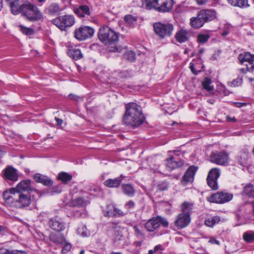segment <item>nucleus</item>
<instances>
[{
	"label": "nucleus",
	"instance_id": "nucleus-1",
	"mask_svg": "<svg viewBox=\"0 0 254 254\" xmlns=\"http://www.w3.org/2000/svg\"><path fill=\"white\" fill-rule=\"evenodd\" d=\"M35 190L31 186V181L23 180L15 188L3 192V197L5 204L17 208L27 207L30 205L31 201L30 192Z\"/></svg>",
	"mask_w": 254,
	"mask_h": 254
},
{
	"label": "nucleus",
	"instance_id": "nucleus-2",
	"mask_svg": "<svg viewBox=\"0 0 254 254\" xmlns=\"http://www.w3.org/2000/svg\"><path fill=\"white\" fill-rule=\"evenodd\" d=\"M125 108L126 112L123 117L125 125L135 128L143 123L145 117L140 106L130 102L126 104Z\"/></svg>",
	"mask_w": 254,
	"mask_h": 254
},
{
	"label": "nucleus",
	"instance_id": "nucleus-3",
	"mask_svg": "<svg viewBox=\"0 0 254 254\" xmlns=\"http://www.w3.org/2000/svg\"><path fill=\"white\" fill-rule=\"evenodd\" d=\"M18 14L21 13L27 20L30 21H37L42 18V14L38 8L30 2L20 5Z\"/></svg>",
	"mask_w": 254,
	"mask_h": 254
},
{
	"label": "nucleus",
	"instance_id": "nucleus-4",
	"mask_svg": "<svg viewBox=\"0 0 254 254\" xmlns=\"http://www.w3.org/2000/svg\"><path fill=\"white\" fill-rule=\"evenodd\" d=\"M98 36L100 41L105 45L115 44L119 40L118 33L107 26L100 28Z\"/></svg>",
	"mask_w": 254,
	"mask_h": 254
},
{
	"label": "nucleus",
	"instance_id": "nucleus-5",
	"mask_svg": "<svg viewBox=\"0 0 254 254\" xmlns=\"http://www.w3.org/2000/svg\"><path fill=\"white\" fill-rule=\"evenodd\" d=\"M154 30L161 39L170 37L174 31V26L168 22H157L153 24Z\"/></svg>",
	"mask_w": 254,
	"mask_h": 254
},
{
	"label": "nucleus",
	"instance_id": "nucleus-6",
	"mask_svg": "<svg viewBox=\"0 0 254 254\" xmlns=\"http://www.w3.org/2000/svg\"><path fill=\"white\" fill-rule=\"evenodd\" d=\"M161 225L167 227L169 222L166 218L157 216L148 220L145 224V228L148 232H152L159 228Z\"/></svg>",
	"mask_w": 254,
	"mask_h": 254
},
{
	"label": "nucleus",
	"instance_id": "nucleus-7",
	"mask_svg": "<svg viewBox=\"0 0 254 254\" xmlns=\"http://www.w3.org/2000/svg\"><path fill=\"white\" fill-rule=\"evenodd\" d=\"M75 22L74 17L71 15L59 16L52 20V23L61 30L72 26Z\"/></svg>",
	"mask_w": 254,
	"mask_h": 254
},
{
	"label": "nucleus",
	"instance_id": "nucleus-8",
	"mask_svg": "<svg viewBox=\"0 0 254 254\" xmlns=\"http://www.w3.org/2000/svg\"><path fill=\"white\" fill-rule=\"evenodd\" d=\"M74 37L78 41H84L91 38L94 34V30L91 27L83 26L75 29Z\"/></svg>",
	"mask_w": 254,
	"mask_h": 254
},
{
	"label": "nucleus",
	"instance_id": "nucleus-9",
	"mask_svg": "<svg viewBox=\"0 0 254 254\" xmlns=\"http://www.w3.org/2000/svg\"><path fill=\"white\" fill-rule=\"evenodd\" d=\"M210 161L218 165H226L229 161V155L224 151H212L209 157Z\"/></svg>",
	"mask_w": 254,
	"mask_h": 254
},
{
	"label": "nucleus",
	"instance_id": "nucleus-10",
	"mask_svg": "<svg viewBox=\"0 0 254 254\" xmlns=\"http://www.w3.org/2000/svg\"><path fill=\"white\" fill-rule=\"evenodd\" d=\"M238 60L241 64L247 67L249 72H254V55L250 53H243L238 56Z\"/></svg>",
	"mask_w": 254,
	"mask_h": 254
},
{
	"label": "nucleus",
	"instance_id": "nucleus-11",
	"mask_svg": "<svg viewBox=\"0 0 254 254\" xmlns=\"http://www.w3.org/2000/svg\"><path fill=\"white\" fill-rule=\"evenodd\" d=\"M220 175L219 169L214 168L211 169L208 174L207 183L210 188L213 190H217L218 188L217 180Z\"/></svg>",
	"mask_w": 254,
	"mask_h": 254
},
{
	"label": "nucleus",
	"instance_id": "nucleus-12",
	"mask_svg": "<svg viewBox=\"0 0 254 254\" xmlns=\"http://www.w3.org/2000/svg\"><path fill=\"white\" fill-rule=\"evenodd\" d=\"M233 198V194L224 191H218L208 198V201L211 202L217 203H224L229 201Z\"/></svg>",
	"mask_w": 254,
	"mask_h": 254
},
{
	"label": "nucleus",
	"instance_id": "nucleus-13",
	"mask_svg": "<svg viewBox=\"0 0 254 254\" xmlns=\"http://www.w3.org/2000/svg\"><path fill=\"white\" fill-rule=\"evenodd\" d=\"M48 225L52 230L58 232L63 231L66 228L65 223L61 218L57 216L49 220Z\"/></svg>",
	"mask_w": 254,
	"mask_h": 254
},
{
	"label": "nucleus",
	"instance_id": "nucleus-14",
	"mask_svg": "<svg viewBox=\"0 0 254 254\" xmlns=\"http://www.w3.org/2000/svg\"><path fill=\"white\" fill-rule=\"evenodd\" d=\"M190 216L185 213L179 214L174 222V224L178 229H183L189 225L190 222Z\"/></svg>",
	"mask_w": 254,
	"mask_h": 254
},
{
	"label": "nucleus",
	"instance_id": "nucleus-15",
	"mask_svg": "<svg viewBox=\"0 0 254 254\" xmlns=\"http://www.w3.org/2000/svg\"><path fill=\"white\" fill-rule=\"evenodd\" d=\"M184 162L183 160L177 159L174 156H170L166 159V166L169 171L181 168L184 166Z\"/></svg>",
	"mask_w": 254,
	"mask_h": 254
},
{
	"label": "nucleus",
	"instance_id": "nucleus-16",
	"mask_svg": "<svg viewBox=\"0 0 254 254\" xmlns=\"http://www.w3.org/2000/svg\"><path fill=\"white\" fill-rule=\"evenodd\" d=\"M159 3L157 11L161 12H168L172 10L174 2L173 0H160Z\"/></svg>",
	"mask_w": 254,
	"mask_h": 254
},
{
	"label": "nucleus",
	"instance_id": "nucleus-17",
	"mask_svg": "<svg viewBox=\"0 0 254 254\" xmlns=\"http://www.w3.org/2000/svg\"><path fill=\"white\" fill-rule=\"evenodd\" d=\"M205 23V21L203 19V17L197 12L196 16L192 17L190 18V25L192 28L194 29H198L202 27Z\"/></svg>",
	"mask_w": 254,
	"mask_h": 254
},
{
	"label": "nucleus",
	"instance_id": "nucleus-18",
	"mask_svg": "<svg viewBox=\"0 0 254 254\" xmlns=\"http://www.w3.org/2000/svg\"><path fill=\"white\" fill-rule=\"evenodd\" d=\"M205 23V21L203 19V17L197 12L196 16L192 17L190 18V25L192 28L194 29H198L202 27Z\"/></svg>",
	"mask_w": 254,
	"mask_h": 254
},
{
	"label": "nucleus",
	"instance_id": "nucleus-19",
	"mask_svg": "<svg viewBox=\"0 0 254 254\" xmlns=\"http://www.w3.org/2000/svg\"><path fill=\"white\" fill-rule=\"evenodd\" d=\"M197 168L192 166L190 167L186 171L183 177L182 183L186 185L188 183H191L193 180V177L197 171Z\"/></svg>",
	"mask_w": 254,
	"mask_h": 254
},
{
	"label": "nucleus",
	"instance_id": "nucleus-20",
	"mask_svg": "<svg viewBox=\"0 0 254 254\" xmlns=\"http://www.w3.org/2000/svg\"><path fill=\"white\" fill-rule=\"evenodd\" d=\"M199 12L203 17L205 23L213 21L216 18V12L214 10L204 9L199 11Z\"/></svg>",
	"mask_w": 254,
	"mask_h": 254
},
{
	"label": "nucleus",
	"instance_id": "nucleus-21",
	"mask_svg": "<svg viewBox=\"0 0 254 254\" xmlns=\"http://www.w3.org/2000/svg\"><path fill=\"white\" fill-rule=\"evenodd\" d=\"M126 178V176L121 175L120 177L115 179H108L106 180L104 184L105 186L109 188H117L120 186L122 181Z\"/></svg>",
	"mask_w": 254,
	"mask_h": 254
},
{
	"label": "nucleus",
	"instance_id": "nucleus-22",
	"mask_svg": "<svg viewBox=\"0 0 254 254\" xmlns=\"http://www.w3.org/2000/svg\"><path fill=\"white\" fill-rule=\"evenodd\" d=\"M33 179L37 182L47 187H51L53 184V181L48 176L37 173L34 175Z\"/></svg>",
	"mask_w": 254,
	"mask_h": 254
},
{
	"label": "nucleus",
	"instance_id": "nucleus-23",
	"mask_svg": "<svg viewBox=\"0 0 254 254\" xmlns=\"http://www.w3.org/2000/svg\"><path fill=\"white\" fill-rule=\"evenodd\" d=\"M190 36V33L189 31L181 29L176 33L175 38L178 42L181 43L188 41Z\"/></svg>",
	"mask_w": 254,
	"mask_h": 254
},
{
	"label": "nucleus",
	"instance_id": "nucleus-24",
	"mask_svg": "<svg viewBox=\"0 0 254 254\" xmlns=\"http://www.w3.org/2000/svg\"><path fill=\"white\" fill-rule=\"evenodd\" d=\"M4 175L5 178L12 181H17L18 178L16 170L12 167H8L5 169Z\"/></svg>",
	"mask_w": 254,
	"mask_h": 254
},
{
	"label": "nucleus",
	"instance_id": "nucleus-25",
	"mask_svg": "<svg viewBox=\"0 0 254 254\" xmlns=\"http://www.w3.org/2000/svg\"><path fill=\"white\" fill-rule=\"evenodd\" d=\"M243 196H248L254 198V186L251 183L247 184L244 187L241 192Z\"/></svg>",
	"mask_w": 254,
	"mask_h": 254
},
{
	"label": "nucleus",
	"instance_id": "nucleus-26",
	"mask_svg": "<svg viewBox=\"0 0 254 254\" xmlns=\"http://www.w3.org/2000/svg\"><path fill=\"white\" fill-rule=\"evenodd\" d=\"M74 12L79 17H84L90 15L89 8L85 5H80L78 8L74 10Z\"/></svg>",
	"mask_w": 254,
	"mask_h": 254
},
{
	"label": "nucleus",
	"instance_id": "nucleus-27",
	"mask_svg": "<svg viewBox=\"0 0 254 254\" xmlns=\"http://www.w3.org/2000/svg\"><path fill=\"white\" fill-rule=\"evenodd\" d=\"M49 240L54 243L62 244L65 241V238L62 234L51 233L49 235Z\"/></svg>",
	"mask_w": 254,
	"mask_h": 254
},
{
	"label": "nucleus",
	"instance_id": "nucleus-28",
	"mask_svg": "<svg viewBox=\"0 0 254 254\" xmlns=\"http://www.w3.org/2000/svg\"><path fill=\"white\" fill-rule=\"evenodd\" d=\"M250 154L247 151L242 152L237 157V160L239 163L242 166H245L248 164Z\"/></svg>",
	"mask_w": 254,
	"mask_h": 254
},
{
	"label": "nucleus",
	"instance_id": "nucleus-29",
	"mask_svg": "<svg viewBox=\"0 0 254 254\" xmlns=\"http://www.w3.org/2000/svg\"><path fill=\"white\" fill-rule=\"evenodd\" d=\"M221 221V218L218 216H213L205 219L204 224L209 227L212 228L215 225Z\"/></svg>",
	"mask_w": 254,
	"mask_h": 254
},
{
	"label": "nucleus",
	"instance_id": "nucleus-30",
	"mask_svg": "<svg viewBox=\"0 0 254 254\" xmlns=\"http://www.w3.org/2000/svg\"><path fill=\"white\" fill-rule=\"evenodd\" d=\"M46 11L50 15H55L60 13L61 9L58 3H53L46 8Z\"/></svg>",
	"mask_w": 254,
	"mask_h": 254
},
{
	"label": "nucleus",
	"instance_id": "nucleus-31",
	"mask_svg": "<svg viewBox=\"0 0 254 254\" xmlns=\"http://www.w3.org/2000/svg\"><path fill=\"white\" fill-rule=\"evenodd\" d=\"M193 204L188 201H185L181 206V209L182 212L181 213H185L190 216V212L193 209Z\"/></svg>",
	"mask_w": 254,
	"mask_h": 254
},
{
	"label": "nucleus",
	"instance_id": "nucleus-32",
	"mask_svg": "<svg viewBox=\"0 0 254 254\" xmlns=\"http://www.w3.org/2000/svg\"><path fill=\"white\" fill-rule=\"evenodd\" d=\"M122 190L126 195L129 197L133 196L135 194V190L130 184H123Z\"/></svg>",
	"mask_w": 254,
	"mask_h": 254
},
{
	"label": "nucleus",
	"instance_id": "nucleus-33",
	"mask_svg": "<svg viewBox=\"0 0 254 254\" xmlns=\"http://www.w3.org/2000/svg\"><path fill=\"white\" fill-rule=\"evenodd\" d=\"M10 7L12 14L16 15L18 14L20 6L18 5L19 0H6Z\"/></svg>",
	"mask_w": 254,
	"mask_h": 254
},
{
	"label": "nucleus",
	"instance_id": "nucleus-34",
	"mask_svg": "<svg viewBox=\"0 0 254 254\" xmlns=\"http://www.w3.org/2000/svg\"><path fill=\"white\" fill-rule=\"evenodd\" d=\"M68 55L73 59L77 60L83 57V55L79 49H71L67 52Z\"/></svg>",
	"mask_w": 254,
	"mask_h": 254
},
{
	"label": "nucleus",
	"instance_id": "nucleus-35",
	"mask_svg": "<svg viewBox=\"0 0 254 254\" xmlns=\"http://www.w3.org/2000/svg\"><path fill=\"white\" fill-rule=\"evenodd\" d=\"M57 178L64 184H66L72 180V176L66 172H62L58 174Z\"/></svg>",
	"mask_w": 254,
	"mask_h": 254
},
{
	"label": "nucleus",
	"instance_id": "nucleus-36",
	"mask_svg": "<svg viewBox=\"0 0 254 254\" xmlns=\"http://www.w3.org/2000/svg\"><path fill=\"white\" fill-rule=\"evenodd\" d=\"M116 207L112 204L107 205L106 210L104 211L105 216L106 217H115L116 213Z\"/></svg>",
	"mask_w": 254,
	"mask_h": 254
},
{
	"label": "nucleus",
	"instance_id": "nucleus-37",
	"mask_svg": "<svg viewBox=\"0 0 254 254\" xmlns=\"http://www.w3.org/2000/svg\"><path fill=\"white\" fill-rule=\"evenodd\" d=\"M88 202L84 200L82 197H78L73 200L71 202V205L73 207H81L86 205Z\"/></svg>",
	"mask_w": 254,
	"mask_h": 254
},
{
	"label": "nucleus",
	"instance_id": "nucleus-38",
	"mask_svg": "<svg viewBox=\"0 0 254 254\" xmlns=\"http://www.w3.org/2000/svg\"><path fill=\"white\" fill-rule=\"evenodd\" d=\"M160 0H145L146 2V7L148 9H154L157 10V6L159 4Z\"/></svg>",
	"mask_w": 254,
	"mask_h": 254
},
{
	"label": "nucleus",
	"instance_id": "nucleus-39",
	"mask_svg": "<svg viewBox=\"0 0 254 254\" xmlns=\"http://www.w3.org/2000/svg\"><path fill=\"white\" fill-rule=\"evenodd\" d=\"M78 234L82 237H88L90 235L89 231L87 229L85 225L81 224L77 230Z\"/></svg>",
	"mask_w": 254,
	"mask_h": 254
},
{
	"label": "nucleus",
	"instance_id": "nucleus-40",
	"mask_svg": "<svg viewBox=\"0 0 254 254\" xmlns=\"http://www.w3.org/2000/svg\"><path fill=\"white\" fill-rule=\"evenodd\" d=\"M243 239L247 243H253L254 242V232L249 231L244 233Z\"/></svg>",
	"mask_w": 254,
	"mask_h": 254
},
{
	"label": "nucleus",
	"instance_id": "nucleus-41",
	"mask_svg": "<svg viewBox=\"0 0 254 254\" xmlns=\"http://www.w3.org/2000/svg\"><path fill=\"white\" fill-rule=\"evenodd\" d=\"M211 83V80L209 77H205L204 81L202 82V84L203 88L208 91H212L213 90L214 88L210 84Z\"/></svg>",
	"mask_w": 254,
	"mask_h": 254
},
{
	"label": "nucleus",
	"instance_id": "nucleus-42",
	"mask_svg": "<svg viewBox=\"0 0 254 254\" xmlns=\"http://www.w3.org/2000/svg\"><path fill=\"white\" fill-rule=\"evenodd\" d=\"M124 58L129 62H133L135 59V53L132 51L126 52L124 54Z\"/></svg>",
	"mask_w": 254,
	"mask_h": 254
},
{
	"label": "nucleus",
	"instance_id": "nucleus-43",
	"mask_svg": "<svg viewBox=\"0 0 254 254\" xmlns=\"http://www.w3.org/2000/svg\"><path fill=\"white\" fill-rule=\"evenodd\" d=\"M131 226H132L133 229L134 230V234L137 238L142 239L144 238V234L138 226H132V225H131Z\"/></svg>",
	"mask_w": 254,
	"mask_h": 254
},
{
	"label": "nucleus",
	"instance_id": "nucleus-44",
	"mask_svg": "<svg viewBox=\"0 0 254 254\" xmlns=\"http://www.w3.org/2000/svg\"><path fill=\"white\" fill-rule=\"evenodd\" d=\"M210 36L208 34H200L197 37V41L199 43L204 44L209 39Z\"/></svg>",
	"mask_w": 254,
	"mask_h": 254
},
{
	"label": "nucleus",
	"instance_id": "nucleus-45",
	"mask_svg": "<svg viewBox=\"0 0 254 254\" xmlns=\"http://www.w3.org/2000/svg\"><path fill=\"white\" fill-rule=\"evenodd\" d=\"M64 245V246L62 249V253L64 254L68 253L71 248V244L69 243H68L66 240L65 239V241L62 244Z\"/></svg>",
	"mask_w": 254,
	"mask_h": 254
},
{
	"label": "nucleus",
	"instance_id": "nucleus-46",
	"mask_svg": "<svg viewBox=\"0 0 254 254\" xmlns=\"http://www.w3.org/2000/svg\"><path fill=\"white\" fill-rule=\"evenodd\" d=\"M20 27L21 31L25 35H32L34 32V31L31 28H27L23 26H20Z\"/></svg>",
	"mask_w": 254,
	"mask_h": 254
},
{
	"label": "nucleus",
	"instance_id": "nucleus-47",
	"mask_svg": "<svg viewBox=\"0 0 254 254\" xmlns=\"http://www.w3.org/2000/svg\"><path fill=\"white\" fill-rule=\"evenodd\" d=\"M235 5L240 7H247L249 6L248 0H237Z\"/></svg>",
	"mask_w": 254,
	"mask_h": 254
},
{
	"label": "nucleus",
	"instance_id": "nucleus-48",
	"mask_svg": "<svg viewBox=\"0 0 254 254\" xmlns=\"http://www.w3.org/2000/svg\"><path fill=\"white\" fill-rule=\"evenodd\" d=\"M135 206V203L130 200L125 203L124 207L128 211L132 209Z\"/></svg>",
	"mask_w": 254,
	"mask_h": 254
},
{
	"label": "nucleus",
	"instance_id": "nucleus-49",
	"mask_svg": "<svg viewBox=\"0 0 254 254\" xmlns=\"http://www.w3.org/2000/svg\"><path fill=\"white\" fill-rule=\"evenodd\" d=\"M124 19L129 24H131L136 21L135 18L131 15H126Z\"/></svg>",
	"mask_w": 254,
	"mask_h": 254
},
{
	"label": "nucleus",
	"instance_id": "nucleus-50",
	"mask_svg": "<svg viewBox=\"0 0 254 254\" xmlns=\"http://www.w3.org/2000/svg\"><path fill=\"white\" fill-rule=\"evenodd\" d=\"M243 79L242 78L238 77L232 81L231 84L234 87L238 86L242 84Z\"/></svg>",
	"mask_w": 254,
	"mask_h": 254
},
{
	"label": "nucleus",
	"instance_id": "nucleus-51",
	"mask_svg": "<svg viewBox=\"0 0 254 254\" xmlns=\"http://www.w3.org/2000/svg\"><path fill=\"white\" fill-rule=\"evenodd\" d=\"M14 250H9L4 248H0V254H14Z\"/></svg>",
	"mask_w": 254,
	"mask_h": 254
},
{
	"label": "nucleus",
	"instance_id": "nucleus-52",
	"mask_svg": "<svg viewBox=\"0 0 254 254\" xmlns=\"http://www.w3.org/2000/svg\"><path fill=\"white\" fill-rule=\"evenodd\" d=\"M168 188V184L166 182H163L158 185V189L161 191L166 190Z\"/></svg>",
	"mask_w": 254,
	"mask_h": 254
},
{
	"label": "nucleus",
	"instance_id": "nucleus-53",
	"mask_svg": "<svg viewBox=\"0 0 254 254\" xmlns=\"http://www.w3.org/2000/svg\"><path fill=\"white\" fill-rule=\"evenodd\" d=\"M116 215L115 217H122L126 214V213L124 212L123 211L117 208H116Z\"/></svg>",
	"mask_w": 254,
	"mask_h": 254
},
{
	"label": "nucleus",
	"instance_id": "nucleus-54",
	"mask_svg": "<svg viewBox=\"0 0 254 254\" xmlns=\"http://www.w3.org/2000/svg\"><path fill=\"white\" fill-rule=\"evenodd\" d=\"M209 243H210L211 244H216L218 246L220 245V242L219 241L215 239L214 238L211 237L209 240Z\"/></svg>",
	"mask_w": 254,
	"mask_h": 254
},
{
	"label": "nucleus",
	"instance_id": "nucleus-55",
	"mask_svg": "<svg viewBox=\"0 0 254 254\" xmlns=\"http://www.w3.org/2000/svg\"><path fill=\"white\" fill-rule=\"evenodd\" d=\"M190 68L191 71V72L194 73V74H197L198 73V72L197 71H195V69H194V65L192 63H190Z\"/></svg>",
	"mask_w": 254,
	"mask_h": 254
},
{
	"label": "nucleus",
	"instance_id": "nucleus-56",
	"mask_svg": "<svg viewBox=\"0 0 254 254\" xmlns=\"http://www.w3.org/2000/svg\"><path fill=\"white\" fill-rule=\"evenodd\" d=\"M234 104L235 105V106L241 108L243 106H245L246 104L245 103H241V102H235L234 103Z\"/></svg>",
	"mask_w": 254,
	"mask_h": 254
},
{
	"label": "nucleus",
	"instance_id": "nucleus-57",
	"mask_svg": "<svg viewBox=\"0 0 254 254\" xmlns=\"http://www.w3.org/2000/svg\"><path fill=\"white\" fill-rule=\"evenodd\" d=\"M163 249H162V247L161 245H156L154 248V250L155 252H157L158 251H159V250H162Z\"/></svg>",
	"mask_w": 254,
	"mask_h": 254
},
{
	"label": "nucleus",
	"instance_id": "nucleus-58",
	"mask_svg": "<svg viewBox=\"0 0 254 254\" xmlns=\"http://www.w3.org/2000/svg\"><path fill=\"white\" fill-rule=\"evenodd\" d=\"M88 190L90 191H93V192H97L99 190V188L97 187L93 186L92 188L87 189Z\"/></svg>",
	"mask_w": 254,
	"mask_h": 254
},
{
	"label": "nucleus",
	"instance_id": "nucleus-59",
	"mask_svg": "<svg viewBox=\"0 0 254 254\" xmlns=\"http://www.w3.org/2000/svg\"><path fill=\"white\" fill-rule=\"evenodd\" d=\"M196 2L199 4V5H201V4H205L206 3L208 0H195Z\"/></svg>",
	"mask_w": 254,
	"mask_h": 254
},
{
	"label": "nucleus",
	"instance_id": "nucleus-60",
	"mask_svg": "<svg viewBox=\"0 0 254 254\" xmlns=\"http://www.w3.org/2000/svg\"><path fill=\"white\" fill-rule=\"evenodd\" d=\"M68 97L70 99H73V100H77V98H78L77 96H76V95H75L74 94H70L68 95Z\"/></svg>",
	"mask_w": 254,
	"mask_h": 254
},
{
	"label": "nucleus",
	"instance_id": "nucleus-61",
	"mask_svg": "<svg viewBox=\"0 0 254 254\" xmlns=\"http://www.w3.org/2000/svg\"><path fill=\"white\" fill-rule=\"evenodd\" d=\"M55 120L56 121L57 124L58 125H61L63 123V120L57 117L55 118Z\"/></svg>",
	"mask_w": 254,
	"mask_h": 254
},
{
	"label": "nucleus",
	"instance_id": "nucleus-62",
	"mask_svg": "<svg viewBox=\"0 0 254 254\" xmlns=\"http://www.w3.org/2000/svg\"><path fill=\"white\" fill-rule=\"evenodd\" d=\"M14 254H27L25 251L14 250Z\"/></svg>",
	"mask_w": 254,
	"mask_h": 254
},
{
	"label": "nucleus",
	"instance_id": "nucleus-63",
	"mask_svg": "<svg viewBox=\"0 0 254 254\" xmlns=\"http://www.w3.org/2000/svg\"><path fill=\"white\" fill-rule=\"evenodd\" d=\"M240 71L241 73H246L247 71H248V70L247 69V67L246 68H241L240 69Z\"/></svg>",
	"mask_w": 254,
	"mask_h": 254
},
{
	"label": "nucleus",
	"instance_id": "nucleus-64",
	"mask_svg": "<svg viewBox=\"0 0 254 254\" xmlns=\"http://www.w3.org/2000/svg\"><path fill=\"white\" fill-rule=\"evenodd\" d=\"M127 74H128V72L127 71H124L121 73V76H124L125 77H128L129 76V75H127Z\"/></svg>",
	"mask_w": 254,
	"mask_h": 254
}]
</instances>
